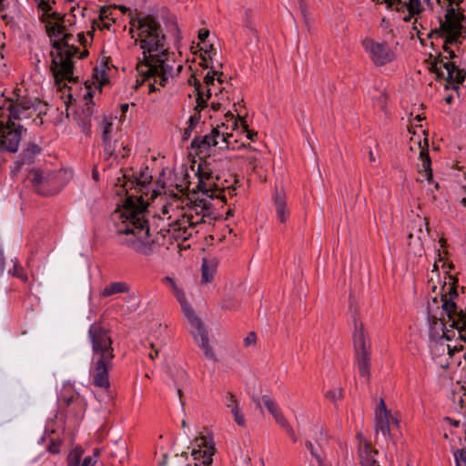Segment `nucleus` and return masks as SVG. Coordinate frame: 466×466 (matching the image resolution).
I'll return each mask as SVG.
<instances>
[{"mask_svg": "<svg viewBox=\"0 0 466 466\" xmlns=\"http://www.w3.org/2000/svg\"><path fill=\"white\" fill-rule=\"evenodd\" d=\"M131 37L142 50L138 58L137 71L142 81L154 79L149 83L150 91L155 84L165 86L168 78L173 76L176 66L173 55L168 53L166 35L160 23L151 15H144L130 24Z\"/></svg>", "mask_w": 466, "mask_h": 466, "instance_id": "nucleus-1", "label": "nucleus"}, {"mask_svg": "<svg viewBox=\"0 0 466 466\" xmlns=\"http://www.w3.org/2000/svg\"><path fill=\"white\" fill-rule=\"evenodd\" d=\"M53 0H35L39 20L45 25L46 31L52 42L53 51L51 70L56 85L63 88V81L73 82V60L78 48L70 44L72 34L66 25H72V17H66L54 10Z\"/></svg>", "mask_w": 466, "mask_h": 466, "instance_id": "nucleus-2", "label": "nucleus"}, {"mask_svg": "<svg viewBox=\"0 0 466 466\" xmlns=\"http://www.w3.org/2000/svg\"><path fill=\"white\" fill-rule=\"evenodd\" d=\"M112 220L121 245L144 255L150 254L154 241L149 236L147 203L142 196L130 194L127 189L124 205L112 214Z\"/></svg>", "mask_w": 466, "mask_h": 466, "instance_id": "nucleus-3", "label": "nucleus"}, {"mask_svg": "<svg viewBox=\"0 0 466 466\" xmlns=\"http://www.w3.org/2000/svg\"><path fill=\"white\" fill-rule=\"evenodd\" d=\"M39 106L38 101L28 97H18L4 104V108L0 109V152L17 151L22 127L15 121L32 117Z\"/></svg>", "mask_w": 466, "mask_h": 466, "instance_id": "nucleus-4", "label": "nucleus"}, {"mask_svg": "<svg viewBox=\"0 0 466 466\" xmlns=\"http://www.w3.org/2000/svg\"><path fill=\"white\" fill-rule=\"evenodd\" d=\"M208 214V208L202 201L182 207L179 199L173 198L161 208V218L167 220L168 232L181 240H187L197 233V228Z\"/></svg>", "mask_w": 466, "mask_h": 466, "instance_id": "nucleus-5", "label": "nucleus"}, {"mask_svg": "<svg viewBox=\"0 0 466 466\" xmlns=\"http://www.w3.org/2000/svg\"><path fill=\"white\" fill-rule=\"evenodd\" d=\"M92 346L90 376L95 386L107 389L110 385L108 373L115 358L109 331L101 323H93L88 329Z\"/></svg>", "mask_w": 466, "mask_h": 466, "instance_id": "nucleus-6", "label": "nucleus"}, {"mask_svg": "<svg viewBox=\"0 0 466 466\" xmlns=\"http://www.w3.org/2000/svg\"><path fill=\"white\" fill-rule=\"evenodd\" d=\"M164 283L171 286L173 293L179 302L182 311L187 319L190 323V332L193 335L195 341L203 350L205 356L212 360H215V353L208 342V332L204 327L201 319L195 314L194 310L187 301L183 290L176 284L175 280L170 277H165Z\"/></svg>", "mask_w": 466, "mask_h": 466, "instance_id": "nucleus-7", "label": "nucleus"}, {"mask_svg": "<svg viewBox=\"0 0 466 466\" xmlns=\"http://www.w3.org/2000/svg\"><path fill=\"white\" fill-rule=\"evenodd\" d=\"M445 11L444 19L440 23L441 37H447L448 42H459L466 34L463 25L465 15L461 7L462 0H436Z\"/></svg>", "mask_w": 466, "mask_h": 466, "instance_id": "nucleus-8", "label": "nucleus"}, {"mask_svg": "<svg viewBox=\"0 0 466 466\" xmlns=\"http://www.w3.org/2000/svg\"><path fill=\"white\" fill-rule=\"evenodd\" d=\"M353 345L355 349V359L357 369L360 377L366 381L370 379V343L363 323L360 319L353 316Z\"/></svg>", "mask_w": 466, "mask_h": 466, "instance_id": "nucleus-9", "label": "nucleus"}, {"mask_svg": "<svg viewBox=\"0 0 466 466\" xmlns=\"http://www.w3.org/2000/svg\"><path fill=\"white\" fill-rule=\"evenodd\" d=\"M361 46L375 66H383L397 59L396 49L387 41L365 37L361 40Z\"/></svg>", "mask_w": 466, "mask_h": 466, "instance_id": "nucleus-10", "label": "nucleus"}, {"mask_svg": "<svg viewBox=\"0 0 466 466\" xmlns=\"http://www.w3.org/2000/svg\"><path fill=\"white\" fill-rule=\"evenodd\" d=\"M198 177V189L210 198L226 201L225 189L220 188L219 178L215 176L207 164H199L197 171Z\"/></svg>", "mask_w": 466, "mask_h": 466, "instance_id": "nucleus-11", "label": "nucleus"}, {"mask_svg": "<svg viewBox=\"0 0 466 466\" xmlns=\"http://www.w3.org/2000/svg\"><path fill=\"white\" fill-rule=\"evenodd\" d=\"M26 179L39 195H55L61 188L56 183V175L49 170L33 168L29 171Z\"/></svg>", "mask_w": 466, "mask_h": 466, "instance_id": "nucleus-12", "label": "nucleus"}, {"mask_svg": "<svg viewBox=\"0 0 466 466\" xmlns=\"http://www.w3.org/2000/svg\"><path fill=\"white\" fill-rule=\"evenodd\" d=\"M232 134L228 132H220L218 128H213L208 135L196 137L191 141V147L197 151V153H206L211 147L219 146L218 138L221 137L222 143L228 147L230 145V138Z\"/></svg>", "mask_w": 466, "mask_h": 466, "instance_id": "nucleus-13", "label": "nucleus"}, {"mask_svg": "<svg viewBox=\"0 0 466 466\" xmlns=\"http://www.w3.org/2000/svg\"><path fill=\"white\" fill-rule=\"evenodd\" d=\"M399 427V420L387 409L383 399L380 400L375 410L374 428L377 434H381L385 439L390 436V427Z\"/></svg>", "mask_w": 466, "mask_h": 466, "instance_id": "nucleus-14", "label": "nucleus"}, {"mask_svg": "<svg viewBox=\"0 0 466 466\" xmlns=\"http://www.w3.org/2000/svg\"><path fill=\"white\" fill-rule=\"evenodd\" d=\"M218 73V71L208 72L204 77V84L206 86V93L202 90L200 82L194 78L193 85L196 92V106L194 109L199 112L201 109L207 106V101L210 98L213 88L215 87V76Z\"/></svg>", "mask_w": 466, "mask_h": 466, "instance_id": "nucleus-15", "label": "nucleus"}, {"mask_svg": "<svg viewBox=\"0 0 466 466\" xmlns=\"http://www.w3.org/2000/svg\"><path fill=\"white\" fill-rule=\"evenodd\" d=\"M194 448L192 456L194 460L202 461L204 466H208L212 462V456L215 452L214 442L205 436L198 437L194 440ZM196 466H200L196 464Z\"/></svg>", "mask_w": 466, "mask_h": 466, "instance_id": "nucleus-16", "label": "nucleus"}, {"mask_svg": "<svg viewBox=\"0 0 466 466\" xmlns=\"http://www.w3.org/2000/svg\"><path fill=\"white\" fill-rule=\"evenodd\" d=\"M432 71H434L439 77H444L446 73L448 79L456 81L457 83H462L466 77V72L457 68L454 64L450 61L443 62V60H441L440 62H436L432 66Z\"/></svg>", "mask_w": 466, "mask_h": 466, "instance_id": "nucleus-17", "label": "nucleus"}, {"mask_svg": "<svg viewBox=\"0 0 466 466\" xmlns=\"http://www.w3.org/2000/svg\"><path fill=\"white\" fill-rule=\"evenodd\" d=\"M420 163L418 165V172L420 181L426 180L430 186H433L436 190H439L440 185L432 178L431 161L427 151H420Z\"/></svg>", "mask_w": 466, "mask_h": 466, "instance_id": "nucleus-18", "label": "nucleus"}, {"mask_svg": "<svg viewBox=\"0 0 466 466\" xmlns=\"http://www.w3.org/2000/svg\"><path fill=\"white\" fill-rule=\"evenodd\" d=\"M61 401L67 407V411L76 417H81L86 408L85 399L78 393H72L70 396L63 395Z\"/></svg>", "mask_w": 466, "mask_h": 466, "instance_id": "nucleus-19", "label": "nucleus"}, {"mask_svg": "<svg viewBox=\"0 0 466 466\" xmlns=\"http://www.w3.org/2000/svg\"><path fill=\"white\" fill-rule=\"evenodd\" d=\"M276 215L278 219L284 223L289 217V211L287 208L286 195L282 190H276L273 196Z\"/></svg>", "mask_w": 466, "mask_h": 466, "instance_id": "nucleus-20", "label": "nucleus"}, {"mask_svg": "<svg viewBox=\"0 0 466 466\" xmlns=\"http://www.w3.org/2000/svg\"><path fill=\"white\" fill-rule=\"evenodd\" d=\"M41 151V148L33 143H28L25 145L22 154L21 160H18L15 163V169L18 171L24 164H29L34 161L35 156H37Z\"/></svg>", "mask_w": 466, "mask_h": 466, "instance_id": "nucleus-21", "label": "nucleus"}, {"mask_svg": "<svg viewBox=\"0 0 466 466\" xmlns=\"http://www.w3.org/2000/svg\"><path fill=\"white\" fill-rule=\"evenodd\" d=\"M227 118V128L230 126L232 129H241L244 133H246V136L248 139L253 140L254 137L257 136V133L249 130L248 128V126L246 122L243 119L236 118L235 116L231 113H228L226 115Z\"/></svg>", "mask_w": 466, "mask_h": 466, "instance_id": "nucleus-22", "label": "nucleus"}, {"mask_svg": "<svg viewBox=\"0 0 466 466\" xmlns=\"http://www.w3.org/2000/svg\"><path fill=\"white\" fill-rule=\"evenodd\" d=\"M218 263L216 260L203 259L201 265V284L210 283L217 272Z\"/></svg>", "mask_w": 466, "mask_h": 466, "instance_id": "nucleus-23", "label": "nucleus"}, {"mask_svg": "<svg viewBox=\"0 0 466 466\" xmlns=\"http://www.w3.org/2000/svg\"><path fill=\"white\" fill-rule=\"evenodd\" d=\"M94 103L91 102H86L85 107L83 108V117L79 116L78 123L82 127V129L84 132H89L90 127H91V121L90 118L92 115L94 114Z\"/></svg>", "mask_w": 466, "mask_h": 466, "instance_id": "nucleus-24", "label": "nucleus"}, {"mask_svg": "<svg viewBox=\"0 0 466 466\" xmlns=\"http://www.w3.org/2000/svg\"><path fill=\"white\" fill-rule=\"evenodd\" d=\"M129 287L125 282H113L108 284L101 291V297H109L116 294L128 292Z\"/></svg>", "mask_w": 466, "mask_h": 466, "instance_id": "nucleus-25", "label": "nucleus"}, {"mask_svg": "<svg viewBox=\"0 0 466 466\" xmlns=\"http://www.w3.org/2000/svg\"><path fill=\"white\" fill-rule=\"evenodd\" d=\"M100 130L102 132V140H106V138H111V135L113 133V119L111 117L104 116L100 123Z\"/></svg>", "mask_w": 466, "mask_h": 466, "instance_id": "nucleus-26", "label": "nucleus"}, {"mask_svg": "<svg viewBox=\"0 0 466 466\" xmlns=\"http://www.w3.org/2000/svg\"><path fill=\"white\" fill-rule=\"evenodd\" d=\"M272 416L274 417L276 422L286 430L287 433L291 437L293 441H296L297 438L295 432L293 429L289 425L287 420L285 419L280 410Z\"/></svg>", "mask_w": 466, "mask_h": 466, "instance_id": "nucleus-27", "label": "nucleus"}, {"mask_svg": "<svg viewBox=\"0 0 466 466\" xmlns=\"http://www.w3.org/2000/svg\"><path fill=\"white\" fill-rule=\"evenodd\" d=\"M84 451L80 447L73 449L67 457V466H80Z\"/></svg>", "mask_w": 466, "mask_h": 466, "instance_id": "nucleus-28", "label": "nucleus"}, {"mask_svg": "<svg viewBox=\"0 0 466 466\" xmlns=\"http://www.w3.org/2000/svg\"><path fill=\"white\" fill-rule=\"evenodd\" d=\"M261 400L270 414L273 415L279 410L277 403L269 396H262Z\"/></svg>", "mask_w": 466, "mask_h": 466, "instance_id": "nucleus-29", "label": "nucleus"}, {"mask_svg": "<svg viewBox=\"0 0 466 466\" xmlns=\"http://www.w3.org/2000/svg\"><path fill=\"white\" fill-rule=\"evenodd\" d=\"M103 147H104V153L105 155L109 158L111 157L116 151V141L112 140L111 138H106V140H103Z\"/></svg>", "mask_w": 466, "mask_h": 466, "instance_id": "nucleus-30", "label": "nucleus"}, {"mask_svg": "<svg viewBox=\"0 0 466 466\" xmlns=\"http://www.w3.org/2000/svg\"><path fill=\"white\" fill-rule=\"evenodd\" d=\"M118 451L112 452V455L115 457H119V462L123 463L127 458V447L125 442H120L117 444Z\"/></svg>", "mask_w": 466, "mask_h": 466, "instance_id": "nucleus-31", "label": "nucleus"}, {"mask_svg": "<svg viewBox=\"0 0 466 466\" xmlns=\"http://www.w3.org/2000/svg\"><path fill=\"white\" fill-rule=\"evenodd\" d=\"M12 262L14 263L13 269H9L8 272L10 274L23 279L24 281H26L27 277L22 273V268L19 267L17 260L15 259V260H12Z\"/></svg>", "mask_w": 466, "mask_h": 466, "instance_id": "nucleus-32", "label": "nucleus"}, {"mask_svg": "<svg viewBox=\"0 0 466 466\" xmlns=\"http://www.w3.org/2000/svg\"><path fill=\"white\" fill-rule=\"evenodd\" d=\"M231 412L234 415L235 421L238 425L243 426L245 424V420H244L243 415L241 414V411H240V410L238 408V403H234V405L232 406V411Z\"/></svg>", "mask_w": 466, "mask_h": 466, "instance_id": "nucleus-33", "label": "nucleus"}, {"mask_svg": "<svg viewBox=\"0 0 466 466\" xmlns=\"http://www.w3.org/2000/svg\"><path fill=\"white\" fill-rule=\"evenodd\" d=\"M454 458L457 466H466V451L458 450L454 452Z\"/></svg>", "mask_w": 466, "mask_h": 466, "instance_id": "nucleus-34", "label": "nucleus"}, {"mask_svg": "<svg viewBox=\"0 0 466 466\" xmlns=\"http://www.w3.org/2000/svg\"><path fill=\"white\" fill-rule=\"evenodd\" d=\"M97 457H98V451L96 450L94 451L93 455L86 456V458H84L80 466H95L97 461Z\"/></svg>", "mask_w": 466, "mask_h": 466, "instance_id": "nucleus-35", "label": "nucleus"}, {"mask_svg": "<svg viewBox=\"0 0 466 466\" xmlns=\"http://www.w3.org/2000/svg\"><path fill=\"white\" fill-rule=\"evenodd\" d=\"M307 449L310 451L312 457H314L317 461H321V454L319 452L318 449H316L313 443L310 441L306 442Z\"/></svg>", "mask_w": 466, "mask_h": 466, "instance_id": "nucleus-36", "label": "nucleus"}, {"mask_svg": "<svg viewBox=\"0 0 466 466\" xmlns=\"http://www.w3.org/2000/svg\"><path fill=\"white\" fill-rule=\"evenodd\" d=\"M444 39L443 42V50L445 53H447V56H445V58H451L454 56V52L450 48L451 45L457 44L458 42H448L447 37H442Z\"/></svg>", "mask_w": 466, "mask_h": 466, "instance_id": "nucleus-37", "label": "nucleus"}, {"mask_svg": "<svg viewBox=\"0 0 466 466\" xmlns=\"http://www.w3.org/2000/svg\"><path fill=\"white\" fill-rule=\"evenodd\" d=\"M423 225H426L425 222H423L421 219H420V224H419V235L417 236V238H418V241H419V245H420V248L417 252H415L416 254H418L419 256H421L422 254V251H423V248L421 247V243H420V240L422 238V237L424 236V233L422 231V226Z\"/></svg>", "mask_w": 466, "mask_h": 466, "instance_id": "nucleus-38", "label": "nucleus"}, {"mask_svg": "<svg viewBox=\"0 0 466 466\" xmlns=\"http://www.w3.org/2000/svg\"><path fill=\"white\" fill-rule=\"evenodd\" d=\"M209 35L208 30H200L198 32V39H199V45H202L200 47L201 50H204V48L207 47L206 40Z\"/></svg>", "mask_w": 466, "mask_h": 466, "instance_id": "nucleus-39", "label": "nucleus"}, {"mask_svg": "<svg viewBox=\"0 0 466 466\" xmlns=\"http://www.w3.org/2000/svg\"><path fill=\"white\" fill-rule=\"evenodd\" d=\"M150 347L152 349V351L148 354V356L151 360H155L159 354L161 346H159L154 342H150Z\"/></svg>", "mask_w": 466, "mask_h": 466, "instance_id": "nucleus-40", "label": "nucleus"}, {"mask_svg": "<svg viewBox=\"0 0 466 466\" xmlns=\"http://www.w3.org/2000/svg\"><path fill=\"white\" fill-rule=\"evenodd\" d=\"M387 100V95L384 92H380L379 96L377 100L375 101V104L380 106V108H383L385 106Z\"/></svg>", "mask_w": 466, "mask_h": 466, "instance_id": "nucleus-41", "label": "nucleus"}, {"mask_svg": "<svg viewBox=\"0 0 466 466\" xmlns=\"http://www.w3.org/2000/svg\"><path fill=\"white\" fill-rule=\"evenodd\" d=\"M327 396L332 399L333 400H339L342 397V392L339 389L329 390L327 393Z\"/></svg>", "mask_w": 466, "mask_h": 466, "instance_id": "nucleus-42", "label": "nucleus"}, {"mask_svg": "<svg viewBox=\"0 0 466 466\" xmlns=\"http://www.w3.org/2000/svg\"><path fill=\"white\" fill-rule=\"evenodd\" d=\"M60 442H55L53 441L47 448L48 451L54 454H58L60 452L59 450Z\"/></svg>", "mask_w": 466, "mask_h": 466, "instance_id": "nucleus-43", "label": "nucleus"}, {"mask_svg": "<svg viewBox=\"0 0 466 466\" xmlns=\"http://www.w3.org/2000/svg\"><path fill=\"white\" fill-rule=\"evenodd\" d=\"M213 50H214V49H213L212 46H210V50L205 49V54H204V56H202V59H203V61H204V63H205V66H206V67H208V66H208V58L209 60H212L211 53L213 52Z\"/></svg>", "mask_w": 466, "mask_h": 466, "instance_id": "nucleus-44", "label": "nucleus"}, {"mask_svg": "<svg viewBox=\"0 0 466 466\" xmlns=\"http://www.w3.org/2000/svg\"><path fill=\"white\" fill-rule=\"evenodd\" d=\"M257 336L254 332H250L245 339L246 345H252L256 342Z\"/></svg>", "mask_w": 466, "mask_h": 466, "instance_id": "nucleus-45", "label": "nucleus"}, {"mask_svg": "<svg viewBox=\"0 0 466 466\" xmlns=\"http://www.w3.org/2000/svg\"><path fill=\"white\" fill-rule=\"evenodd\" d=\"M200 116L198 114H195L189 117L188 123L189 127H193L198 123Z\"/></svg>", "mask_w": 466, "mask_h": 466, "instance_id": "nucleus-46", "label": "nucleus"}, {"mask_svg": "<svg viewBox=\"0 0 466 466\" xmlns=\"http://www.w3.org/2000/svg\"><path fill=\"white\" fill-rule=\"evenodd\" d=\"M147 183L148 180L147 178H145L144 180H137V187H138V190L142 192L147 187Z\"/></svg>", "mask_w": 466, "mask_h": 466, "instance_id": "nucleus-47", "label": "nucleus"}, {"mask_svg": "<svg viewBox=\"0 0 466 466\" xmlns=\"http://www.w3.org/2000/svg\"><path fill=\"white\" fill-rule=\"evenodd\" d=\"M418 16H419V15H411V14H410V12H408V15L403 17V20L405 22H410L412 18H415L414 23H416L418 20Z\"/></svg>", "mask_w": 466, "mask_h": 466, "instance_id": "nucleus-48", "label": "nucleus"}, {"mask_svg": "<svg viewBox=\"0 0 466 466\" xmlns=\"http://www.w3.org/2000/svg\"><path fill=\"white\" fill-rule=\"evenodd\" d=\"M234 403H237V400H235L233 395H229L228 398V400H227V406L228 408H230L231 410H232V406L234 405Z\"/></svg>", "mask_w": 466, "mask_h": 466, "instance_id": "nucleus-49", "label": "nucleus"}, {"mask_svg": "<svg viewBox=\"0 0 466 466\" xmlns=\"http://www.w3.org/2000/svg\"><path fill=\"white\" fill-rule=\"evenodd\" d=\"M96 77L97 81L100 82V84H104L106 82V79L104 78L103 72H98L97 70H96Z\"/></svg>", "mask_w": 466, "mask_h": 466, "instance_id": "nucleus-50", "label": "nucleus"}, {"mask_svg": "<svg viewBox=\"0 0 466 466\" xmlns=\"http://www.w3.org/2000/svg\"><path fill=\"white\" fill-rule=\"evenodd\" d=\"M193 127H188L187 128L185 129V132L183 134V139H188L190 135H191V131H192Z\"/></svg>", "mask_w": 466, "mask_h": 466, "instance_id": "nucleus-51", "label": "nucleus"}, {"mask_svg": "<svg viewBox=\"0 0 466 466\" xmlns=\"http://www.w3.org/2000/svg\"><path fill=\"white\" fill-rule=\"evenodd\" d=\"M84 98L86 100V102H91V103H94L92 98H93V95H92V92L91 91H87L85 96H84Z\"/></svg>", "mask_w": 466, "mask_h": 466, "instance_id": "nucleus-52", "label": "nucleus"}, {"mask_svg": "<svg viewBox=\"0 0 466 466\" xmlns=\"http://www.w3.org/2000/svg\"><path fill=\"white\" fill-rule=\"evenodd\" d=\"M77 36H78V41L81 43V45L85 46L86 43V38L85 35L83 33H79L77 35Z\"/></svg>", "mask_w": 466, "mask_h": 466, "instance_id": "nucleus-53", "label": "nucleus"}, {"mask_svg": "<svg viewBox=\"0 0 466 466\" xmlns=\"http://www.w3.org/2000/svg\"><path fill=\"white\" fill-rule=\"evenodd\" d=\"M4 271V257L3 252L0 250V274Z\"/></svg>", "mask_w": 466, "mask_h": 466, "instance_id": "nucleus-54", "label": "nucleus"}, {"mask_svg": "<svg viewBox=\"0 0 466 466\" xmlns=\"http://www.w3.org/2000/svg\"><path fill=\"white\" fill-rule=\"evenodd\" d=\"M369 158H370V162L376 161V157H375L374 153L372 152V150H370V152H369Z\"/></svg>", "mask_w": 466, "mask_h": 466, "instance_id": "nucleus-55", "label": "nucleus"}, {"mask_svg": "<svg viewBox=\"0 0 466 466\" xmlns=\"http://www.w3.org/2000/svg\"><path fill=\"white\" fill-rule=\"evenodd\" d=\"M120 107L122 113L125 114L128 110L129 106L128 104H122Z\"/></svg>", "mask_w": 466, "mask_h": 466, "instance_id": "nucleus-56", "label": "nucleus"}, {"mask_svg": "<svg viewBox=\"0 0 466 466\" xmlns=\"http://www.w3.org/2000/svg\"><path fill=\"white\" fill-rule=\"evenodd\" d=\"M449 294L451 295V297L452 295L457 296V292L455 291V289H454V288H453V287H450V288H449Z\"/></svg>", "mask_w": 466, "mask_h": 466, "instance_id": "nucleus-57", "label": "nucleus"}, {"mask_svg": "<svg viewBox=\"0 0 466 466\" xmlns=\"http://www.w3.org/2000/svg\"><path fill=\"white\" fill-rule=\"evenodd\" d=\"M301 12L305 17V21L308 22L307 12L303 6H301Z\"/></svg>", "mask_w": 466, "mask_h": 466, "instance_id": "nucleus-58", "label": "nucleus"}, {"mask_svg": "<svg viewBox=\"0 0 466 466\" xmlns=\"http://www.w3.org/2000/svg\"><path fill=\"white\" fill-rule=\"evenodd\" d=\"M219 106H220L219 104H215V103H212V105H211L212 108H213L215 111L218 110Z\"/></svg>", "mask_w": 466, "mask_h": 466, "instance_id": "nucleus-59", "label": "nucleus"}, {"mask_svg": "<svg viewBox=\"0 0 466 466\" xmlns=\"http://www.w3.org/2000/svg\"><path fill=\"white\" fill-rule=\"evenodd\" d=\"M428 190L430 191V193H431V195L432 198H433V199H436V198H437V196H436V194L434 193L433 189L429 188Z\"/></svg>", "mask_w": 466, "mask_h": 466, "instance_id": "nucleus-60", "label": "nucleus"}, {"mask_svg": "<svg viewBox=\"0 0 466 466\" xmlns=\"http://www.w3.org/2000/svg\"><path fill=\"white\" fill-rule=\"evenodd\" d=\"M461 204L466 208V197H463L461 199Z\"/></svg>", "mask_w": 466, "mask_h": 466, "instance_id": "nucleus-61", "label": "nucleus"}, {"mask_svg": "<svg viewBox=\"0 0 466 466\" xmlns=\"http://www.w3.org/2000/svg\"><path fill=\"white\" fill-rule=\"evenodd\" d=\"M107 15H106V11L105 9H102L101 10V18H104V17H106Z\"/></svg>", "mask_w": 466, "mask_h": 466, "instance_id": "nucleus-62", "label": "nucleus"}, {"mask_svg": "<svg viewBox=\"0 0 466 466\" xmlns=\"http://www.w3.org/2000/svg\"><path fill=\"white\" fill-rule=\"evenodd\" d=\"M440 243H441V247L443 248L445 246V244H446V241H445V239L441 238L440 239Z\"/></svg>", "mask_w": 466, "mask_h": 466, "instance_id": "nucleus-63", "label": "nucleus"}, {"mask_svg": "<svg viewBox=\"0 0 466 466\" xmlns=\"http://www.w3.org/2000/svg\"><path fill=\"white\" fill-rule=\"evenodd\" d=\"M119 9H120L123 13H126V12H127V7H125V6H123V5H120V6H119Z\"/></svg>", "mask_w": 466, "mask_h": 466, "instance_id": "nucleus-64", "label": "nucleus"}]
</instances>
